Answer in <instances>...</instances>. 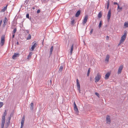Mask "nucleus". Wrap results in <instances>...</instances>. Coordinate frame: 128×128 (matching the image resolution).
Segmentation results:
<instances>
[{"label": "nucleus", "mask_w": 128, "mask_h": 128, "mask_svg": "<svg viewBox=\"0 0 128 128\" xmlns=\"http://www.w3.org/2000/svg\"><path fill=\"white\" fill-rule=\"evenodd\" d=\"M4 128H6V127H5Z\"/></svg>", "instance_id": "nucleus-56"}, {"label": "nucleus", "mask_w": 128, "mask_h": 128, "mask_svg": "<svg viewBox=\"0 0 128 128\" xmlns=\"http://www.w3.org/2000/svg\"><path fill=\"white\" fill-rule=\"evenodd\" d=\"M122 7H120L118 10V12H121L122 10Z\"/></svg>", "instance_id": "nucleus-36"}, {"label": "nucleus", "mask_w": 128, "mask_h": 128, "mask_svg": "<svg viewBox=\"0 0 128 128\" xmlns=\"http://www.w3.org/2000/svg\"><path fill=\"white\" fill-rule=\"evenodd\" d=\"M74 110L75 112V113L77 115L78 114L79 111L78 110V107L74 108Z\"/></svg>", "instance_id": "nucleus-11"}, {"label": "nucleus", "mask_w": 128, "mask_h": 128, "mask_svg": "<svg viewBox=\"0 0 128 128\" xmlns=\"http://www.w3.org/2000/svg\"><path fill=\"white\" fill-rule=\"evenodd\" d=\"M93 29H92L91 30H90V34H92V33L93 32Z\"/></svg>", "instance_id": "nucleus-41"}, {"label": "nucleus", "mask_w": 128, "mask_h": 128, "mask_svg": "<svg viewBox=\"0 0 128 128\" xmlns=\"http://www.w3.org/2000/svg\"><path fill=\"white\" fill-rule=\"evenodd\" d=\"M32 9L33 10H34L35 9V8L34 7H33L32 8Z\"/></svg>", "instance_id": "nucleus-52"}, {"label": "nucleus", "mask_w": 128, "mask_h": 128, "mask_svg": "<svg viewBox=\"0 0 128 128\" xmlns=\"http://www.w3.org/2000/svg\"><path fill=\"white\" fill-rule=\"evenodd\" d=\"M30 109L32 110H33L34 109V104L32 102L30 105Z\"/></svg>", "instance_id": "nucleus-18"}, {"label": "nucleus", "mask_w": 128, "mask_h": 128, "mask_svg": "<svg viewBox=\"0 0 128 128\" xmlns=\"http://www.w3.org/2000/svg\"><path fill=\"white\" fill-rule=\"evenodd\" d=\"M110 4V2L109 0H108V1H107V9H108L109 6Z\"/></svg>", "instance_id": "nucleus-27"}, {"label": "nucleus", "mask_w": 128, "mask_h": 128, "mask_svg": "<svg viewBox=\"0 0 128 128\" xmlns=\"http://www.w3.org/2000/svg\"><path fill=\"white\" fill-rule=\"evenodd\" d=\"M37 45V43L36 42H35L34 43L33 46H32L31 47V49L32 50H33L35 47Z\"/></svg>", "instance_id": "nucleus-14"}, {"label": "nucleus", "mask_w": 128, "mask_h": 128, "mask_svg": "<svg viewBox=\"0 0 128 128\" xmlns=\"http://www.w3.org/2000/svg\"><path fill=\"white\" fill-rule=\"evenodd\" d=\"M10 121H8V122H7L5 124V127L8 128L10 124Z\"/></svg>", "instance_id": "nucleus-20"}, {"label": "nucleus", "mask_w": 128, "mask_h": 128, "mask_svg": "<svg viewBox=\"0 0 128 128\" xmlns=\"http://www.w3.org/2000/svg\"><path fill=\"white\" fill-rule=\"evenodd\" d=\"M122 43H123V42H120V41L119 43V44H118V46H119Z\"/></svg>", "instance_id": "nucleus-44"}, {"label": "nucleus", "mask_w": 128, "mask_h": 128, "mask_svg": "<svg viewBox=\"0 0 128 128\" xmlns=\"http://www.w3.org/2000/svg\"><path fill=\"white\" fill-rule=\"evenodd\" d=\"M90 68H89V69L88 70V72L87 74V76H89V74L90 72Z\"/></svg>", "instance_id": "nucleus-31"}, {"label": "nucleus", "mask_w": 128, "mask_h": 128, "mask_svg": "<svg viewBox=\"0 0 128 128\" xmlns=\"http://www.w3.org/2000/svg\"><path fill=\"white\" fill-rule=\"evenodd\" d=\"M11 114H10V116L8 118V121H10V119H11Z\"/></svg>", "instance_id": "nucleus-40"}, {"label": "nucleus", "mask_w": 128, "mask_h": 128, "mask_svg": "<svg viewBox=\"0 0 128 128\" xmlns=\"http://www.w3.org/2000/svg\"><path fill=\"white\" fill-rule=\"evenodd\" d=\"M106 121V123L108 124H110V118L109 116H107Z\"/></svg>", "instance_id": "nucleus-7"}, {"label": "nucleus", "mask_w": 128, "mask_h": 128, "mask_svg": "<svg viewBox=\"0 0 128 128\" xmlns=\"http://www.w3.org/2000/svg\"><path fill=\"white\" fill-rule=\"evenodd\" d=\"M77 86L78 88V90L80 93V85L78 79H76Z\"/></svg>", "instance_id": "nucleus-3"}, {"label": "nucleus", "mask_w": 128, "mask_h": 128, "mask_svg": "<svg viewBox=\"0 0 128 128\" xmlns=\"http://www.w3.org/2000/svg\"><path fill=\"white\" fill-rule=\"evenodd\" d=\"M126 37L125 36H122L121 37V39L120 40V42H124L125 40Z\"/></svg>", "instance_id": "nucleus-12"}, {"label": "nucleus", "mask_w": 128, "mask_h": 128, "mask_svg": "<svg viewBox=\"0 0 128 128\" xmlns=\"http://www.w3.org/2000/svg\"><path fill=\"white\" fill-rule=\"evenodd\" d=\"M105 27H106L107 26V25H105Z\"/></svg>", "instance_id": "nucleus-54"}, {"label": "nucleus", "mask_w": 128, "mask_h": 128, "mask_svg": "<svg viewBox=\"0 0 128 128\" xmlns=\"http://www.w3.org/2000/svg\"><path fill=\"white\" fill-rule=\"evenodd\" d=\"M2 20H1L0 21V27L1 26V25L2 24Z\"/></svg>", "instance_id": "nucleus-43"}, {"label": "nucleus", "mask_w": 128, "mask_h": 128, "mask_svg": "<svg viewBox=\"0 0 128 128\" xmlns=\"http://www.w3.org/2000/svg\"><path fill=\"white\" fill-rule=\"evenodd\" d=\"M3 105V102H0V108Z\"/></svg>", "instance_id": "nucleus-37"}, {"label": "nucleus", "mask_w": 128, "mask_h": 128, "mask_svg": "<svg viewBox=\"0 0 128 128\" xmlns=\"http://www.w3.org/2000/svg\"><path fill=\"white\" fill-rule=\"evenodd\" d=\"M40 12V10H37L36 12H37V13H39Z\"/></svg>", "instance_id": "nucleus-42"}, {"label": "nucleus", "mask_w": 128, "mask_h": 128, "mask_svg": "<svg viewBox=\"0 0 128 128\" xmlns=\"http://www.w3.org/2000/svg\"><path fill=\"white\" fill-rule=\"evenodd\" d=\"M26 32L28 34L29 33V31H28V30H26Z\"/></svg>", "instance_id": "nucleus-51"}, {"label": "nucleus", "mask_w": 128, "mask_h": 128, "mask_svg": "<svg viewBox=\"0 0 128 128\" xmlns=\"http://www.w3.org/2000/svg\"><path fill=\"white\" fill-rule=\"evenodd\" d=\"M102 16V12H100L98 15V18H101Z\"/></svg>", "instance_id": "nucleus-22"}, {"label": "nucleus", "mask_w": 128, "mask_h": 128, "mask_svg": "<svg viewBox=\"0 0 128 128\" xmlns=\"http://www.w3.org/2000/svg\"><path fill=\"white\" fill-rule=\"evenodd\" d=\"M124 26L126 27V28L128 27V22H125L124 24Z\"/></svg>", "instance_id": "nucleus-25"}, {"label": "nucleus", "mask_w": 128, "mask_h": 128, "mask_svg": "<svg viewBox=\"0 0 128 128\" xmlns=\"http://www.w3.org/2000/svg\"><path fill=\"white\" fill-rule=\"evenodd\" d=\"M110 74V73L108 72L106 73L105 75V79H107L109 77Z\"/></svg>", "instance_id": "nucleus-10"}, {"label": "nucleus", "mask_w": 128, "mask_h": 128, "mask_svg": "<svg viewBox=\"0 0 128 128\" xmlns=\"http://www.w3.org/2000/svg\"><path fill=\"white\" fill-rule=\"evenodd\" d=\"M74 19H73V20H72V21L71 22V24L72 25H74Z\"/></svg>", "instance_id": "nucleus-32"}, {"label": "nucleus", "mask_w": 128, "mask_h": 128, "mask_svg": "<svg viewBox=\"0 0 128 128\" xmlns=\"http://www.w3.org/2000/svg\"><path fill=\"white\" fill-rule=\"evenodd\" d=\"M74 108H75L77 107V106L76 105V104L75 103V102H74Z\"/></svg>", "instance_id": "nucleus-38"}, {"label": "nucleus", "mask_w": 128, "mask_h": 128, "mask_svg": "<svg viewBox=\"0 0 128 128\" xmlns=\"http://www.w3.org/2000/svg\"><path fill=\"white\" fill-rule=\"evenodd\" d=\"M80 13V10H78L77 12L76 13L75 15V16L76 17H78L79 16Z\"/></svg>", "instance_id": "nucleus-15"}, {"label": "nucleus", "mask_w": 128, "mask_h": 128, "mask_svg": "<svg viewBox=\"0 0 128 128\" xmlns=\"http://www.w3.org/2000/svg\"><path fill=\"white\" fill-rule=\"evenodd\" d=\"M50 82H51V80H50Z\"/></svg>", "instance_id": "nucleus-55"}, {"label": "nucleus", "mask_w": 128, "mask_h": 128, "mask_svg": "<svg viewBox=\"0 0 128 128\" xmlns=\"http://www.w3.org/2000/svg\"><path fill=\"white\" fill-rule=\"evenodd\" d=\"M5 36H1V41L0 42V45L1 46L3 45L5 42Z\"/></svg>", "instance_id": "nucleus-2"}, {"label": "nucleus", "mask_w": 128, "mask_h": 128, "mask_svg": "<svg viewBox=\"0 0 128 128\" xmlns=\"http://www.w3.org/2000/svg\"><path fill=\"white\" fill-rule=\"evenodd\" d=\"M122 66H120L119 67L118 72V74H119L121 73L122 72Z\"/></svg>", "instance_id": "nucleus-8"}, {"label": "nucleus", "mask_w": 128, "mask_h": 128, "mask_svg": "<svg viewBox=\"0 0 128 128\" xmlns=\"http://www.w3.org/2000/svg\"><path fill=\"white\" fill-rule=\"evenodd\" d=\"M29 0H26L24 2L25 3L24 5V6H24L26 7V6L27 5Z\"/></svg>", "instance_id": "nucleus-23"}, {"label": "nucleus", "mask_w": 128, "mask_h": 128, "mask_svg": "<svg viewBox=\"0 0 128 128\" xmlns=\"http://www.w3.org/2000/svg\"><path fill=\"white\" fill-rule=\"evenodd\" d=\"M127 34V32L126 30H125L124 31V33L123 36H125L126 37Z\"/></svg>", "instance_id": "nucleus-34"}, {"label": "nucleus", "mask_w": 128, "mask_h": 128, "mask_svg": "<svg viewBox=\"0 0 128 128\" xmlns=\"http://www.w3.org/2000/svg\"><path fill=\"white\" fill-rule=\"evenodd\" d=\"M53 46H52L51 47V48H50V56H51V55H52V50H53Z\"/></svg>", "instance_id": "nucleus-19"}, {"label": "nucleus", "mask_w": 128, "mask_h": 128, "mask_svg": "<svg viewBox=\"0 0 128 128\" xmlns=\"http://www.w3.org/2000/svg\"><path fill=\"white\" fill-rule=\"evenodd\" d=\"M8 21L7 18L6 17H5L4 20L3 21L4 23H6L7 22V21Z\"/></svg>", "instance_id": "nucleus-29"}, {"label": "nucleus", "mask_w": 128, "mask_h": 128, "mask_svg": "<svg viewBox=\"0 0 128 128\" xmlns=\"http://www.w3.org/2000/svg\"><path fill=\"white\" fill-rule=\"evenodd\" d=\"M95 94L96 96H98V98H100V95L99 93L97 92H96L95 93Z\"/></svg>", "instance_id": "nucleus-35"}, {"label": "nucleus", "mask_w": 128, "mask_h": 128, "mask_svg": "<svg viewBox=\"0 0 128 128\" xmlns=\"http://www.w3.org/2000/svg\"><path fill=\"white\" fill-rule=\"evenodd\" d=\"M118 8H117V10H118H118L119 9V8H120V6H119V4L118 5Z\"/></svg>", "instance_id": "nucleus-47"}, {"label": "nucleus", "mask_w": 128, "mask_h": 128, "mask_svg": "<svg viewBox=\"0 0 128 128\" xmlns=\"http://www.w3.org/2000/svg\"><path fill=\"white\" fill-rule=\"evenodd\" d=\"M74 48V44H72L70 50V54L71 55L72 54V51Z\"/></svg>", "instance_id": "nucleus-16"}, {"label": "nucleus", "mask_w": 128, "mask_h": 128, "mask_svg": "<svg viewBox=\"0 0 128 128\" xmlns=\"http://www.w3.org/2000/svg\"><path fill=\"white\" fill-rule=\"evenodd\" d=\"M29 20H31V18L30 17V18H29Z\"/></svg>", "instance_id": "nucleus-53"}, {"label": "nucleus", "mask_w": 128, "mask_h": 128, "mask_svg": "<svg viewBox=\"0 0 128 128\" xmlns=\"http://www.w3.org/2000/svg\"><path fill=\"white\" fill-rule=\"evenodd\" d=\"M101 77V76L100 75L97 74L95 78V82H98L99 80Z\"/></svg>", "instance_id": "nucleus-4"}, {"label": "nucleus", "mask_w": 128, "mask_h": 128, "mask_svg": "<svg viewBox=\"0 0 128 128\" xmlns=\"http://www.w3.org/2000/svg\"><path fill=\"white\" fill-rule=\"evenodd\" d=\"M63 68V67L62 66H61L60 67L58 72L60 73L61 72H62Z\"/></svg>", "instance_id": "nucleus-24"}, {"label": "nucleus", "mask_w": 128, "mask_h": 128, "mask_svg": "<svg viewBox=\"0 0 128 128\" xmlns=\"http://www.w3.org/2000/svg\"><path fill=\"white\" fill-rule=\"evenodd\" d=\"M12 38H14V36H15V34H12Z\"/></svg>", "instance_id": "nucleus-48"}, {"label": "nucleus", "mask_w": 128, "mask_h": 128, "mask_svg": "<svg viewBox=\"0 0 128 128\" xmlns=\"http://www.w3.org/2000/svg\"><path fill=\"white\" fill-rule=\"evenodd\" d=\"M18 56V54L17 53H15L14 54L12 57V58L14 59L15 58Z\"/></svg>", "instance_id": "nucleus-13"}, {"label": "nucleus", "mask_w": 128, "mask_h": 128, "mask_svg": "<svg viewBox=\"0 0 128 128\" xmlns=\"http://www.w3.org/2000/svg\"><path fill=\"white\" fill-rule=\"evenodd\" d=\"M26 17L27 18H29V14L28 13L26 14Z\"/></svg>", "instance_id": "nucleus-39"}, {"label": "nucleus", "mask_w": 128, "mask_h": 128, "mask_svg": "<svg viewBox=\"0 0 128 128\" xmlns=\"http://www.w3.org/2000/svg\"><path fill=\"white\" fill-rule=\"evenodd\" d=\"M6 110H5L2 116L1 123V128H4L5 121V116L6 115Z\"/></svg>", "instance_id": "nucleus-1"}, {"label": "nucleus", "mask_w": 128, "mask_h": 128, "mask_svg": "<svg viewBox=\"0 0 128 128\" xmlns=\"http://www.w3.org/2000/svg\"><path fill=\"white\" fill-rule=\"evenodd\" d=\"M25 120L24 116L22 119L21 122V126L20 128H22L24 126V124Z\"/></svg>", "instance_id": "nucleus-6"}, {"label": "nucleus", "mask_w": 128, "mask_h": 128, "mask_svg": "<svg viewBox=\"0 0 128 128\" xmlns=\"http://www.w3.org/2000/svg\"><path fill=\"white\" fill-rule=\"evenodd\" d=\"M6 23H4V24H3V27H4L6 25Z\"/></svg>", "instance_id": "nucleus-49"}, {"label": "nucleus", "mask_w": 128, "mask_h": 128, "mask_svg": "<svg viewBox=\"0 0 128 128\" xmlns=\"http://www.w3.org/2000/svg\"><path fill=\"white\" fill-rule=\"evenodd\" d=\"M16 44L18 45L19 44V43L18 42L16 43Z\"/></svg>", "instance_id": "nucleus-50"}, {"label": "nucleus", "mask_w": 128, "mask_h": 128, "mask_svg": "<svg viewBox=\"0 0 128 128\" xmlns=\"http://www.w3.org/2000/svg\"><path fill=\"white\" fill-rule=\"evenodd\" d=\"M111 10H109L108 13L107 14V21L108 22H109L111 16Z\"/></svg>", "instance_id": "nucleus-5"}, {"label": "nucleus", "mask_w": 128, "mask_h": 128, "mask_svg": "<svg viewBox=\"0 0 128 128\" xmlns=\"http://www.w3.org/2000/svg\"><path fill=\"white\" fill-rule=\"evenodd\" d=\"M110 58V56L108 54H107L105 58V61L106 62H108L109 61V59Z\"/></svg>", "instance_id": "nucleus-17"}, {"label": "nucleus", "mask_w": 128, "mask_h": 128, "mask_svg": "<svg viewBox=\"0 0 128 128\" xmlns=\"http://www.w3.org/2000/svg\"><path fill=\"white\" fill-rule=\"evenodd\" d=\"M7 6L8 5H7L6 6L4 7V8L1 11L3 12H4L6 11V10L7 9Z\"/></svg>", "instance_id": "nucleus-21"}, {"label": "nucleus", "mask_w": 128, "mask_h": 128, "mask_svg": "<svg viewBox=\"0 0 128 128\" xmlns=\"http://www.w3.org/2000/svg\"><path fill=\"white\" fill-rule=\"evenodd\" d=\"M17 29L16 28H15L14 29L13 31L12 32V34H15V33H16V31Z\"/></svg>", "instance_id": "nucleus-28"}, {"label": "nucleus", "mask_w": 128, "mask_h": 128, "mask_svg": "<svg viewBox=\"0 0 128 128\" xmlns=\"http://www.w3.org/2000/svg\"><path fill=\"white\" fill-rule=\"evenodd\" d=\"M88 18V16H85L84 19L82 23L84 24L86 22Z\"/></svg>", "instance_id": "nucleus-9"}, {"label": "nucleus", "mask_w": 128, "mask_h": 128, "mask_svg": "<svg viewBox=\"0 0 128 128\" xmlns=\"http://www.w3.org/2000/svg\"><path fill=\"white\" fill-rule=\"evenodd\" d=\"M31 36L30 34H28V36L26 38L27 40H29L31 39Z\"/></svg>", "instance_id": "nucleus-26"}, {"label": "nucleus", "mask_w": 128, "mask_h": 128, "mask_svg": "<svg viewBox=\"0 0 128 128\" xmlns=\"http://www.w3.org/2000/svg\"><path fill=\"white\" fill-rule=\"evenodd\" d=\"M114 5L117 4V5L118 4L117 2H114Z\"/></svg>", "instance_id": "nucleus-45"}, {"label": "nucleus", "mask_w": 128, "mask_h": 128, "mask_svg": "<svg viewBox=\"0 0 128 128\" xmlns=\"http://www.w3.org/2000/svg\"><path fill=\"white\" fill-rule=\"evenodd\" d=\"M102 21H100L99 24L98 25V27L99 28H100L101 26L102 25Z\"/></svg>", "instance_id": "nucleus-30"}, {"label": "nucleus", "mask_w": 128, "mask_h": 128, "mask_svg": "<svg viewBox=\"0 0 128 128\" xmlns=\"http://www.w3.org/2000/svg\"><path fill=\"white\" fill-rule=\"evenodd\" d=\"M106 40H108L109 39V36H107L106 37Z\"/></svg>", "instance_id": "nucleus-46"}, {"label": "nucleus", "mask_w": 128, "mask_h": 128, "mask_svg": "<svg viewBox=\"0 0 128 128\" xmlns=\"http://www.w3.org/2000/svg\"><path fill=\"white\" fill-rule=\"evenodd\" d=\"M32 55V53L31 52H30V53L28 56V58H30L31 57V56Z\"/></svg>", "instance_id": "nucleus-33"}]
</instances>
